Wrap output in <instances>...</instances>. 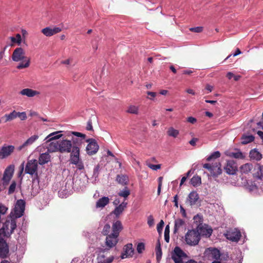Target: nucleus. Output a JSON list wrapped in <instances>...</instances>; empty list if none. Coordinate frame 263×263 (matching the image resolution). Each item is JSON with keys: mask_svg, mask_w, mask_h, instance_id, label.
I'll list each match as a JSON object with an SVG mask.
<instances>
[{"mask_svg": "<svg viewBox=\"0 0 263 263\" xmlns=\"http://www.w3.org/2000/svg\"><path fill=\"white\" fill-rule=\"evenodd\" d=\"M61 132V131H58L52 133L45 138L46 146L48 152L50 153L59 152V141H53V140L60 138L62 136V135L59 134Z\"/></svg>", "mask_w": 263, "mask_h": 263, "instance_id": "obj_1", "label": "nucleus"}, {"mask_svg": "<svg viewBox=\"0 0 263 263\" xmlns=\"http://www.w3.org/2000/svg\"><path fill=\"white\" fill-rule=\"evenodd\" d=\"M70 153V162L76 165L80 170L84 169V164L80 159V148L77 146H73L72 151Z\"/></svg>", "mask_w": 263, "mask_h": 263, "instance_id": "obj_2", "label": "nucleus"}, {"mask_svg": "<svg viewBox=\"0 0 263 263\" xmlns=\"http://www.w3.org/2000/svg\"><path fill=\"white\" fill-rule=\"evenodd\" d=\"M200 239L199 232L196 230H189L185 235V240L190 246L197 245Z\"/></svg>", "mask_w": 263, "mask_h": 263, "instance_id": "obj_3", "label": "nucleus"}, {"mask_svg": "<svg viewBox=\"0 0 263 263\" xmlns=\"http://www.w3.org/2000/svg\"><path fill=\"white\" fill-rule=\"evenodd\" d=\"M171 257L175 263H183V259L187 256L180 248L176 247L172 252Z\"/></svg>", "mask_w": 263, "mask_h": 263, "instance_id": "obj_4", "label": "nucleus"}, {"mask_svg": "<svg viewBox=\"0 0 263 263\" xmlns=\"http://www.w3.org/2000/svg\"><path fill=\"white\" fill-rule=\"evenodd\" d=\"M38 162L36 160L32 159L28 161L25 168V172L32 176L37 177Z\"/></svg>", "mask_w": 263, "mask_h": 263, "instance_id": "obj_5", "label": "nucleus"}, {"mask_svg": "<svg viewBox=\"0 0 263 263\" xmlns=\"http://www.w3.org/2000/svg\"><path fill=\"white\" fill-rule=\"evenodd\" d=\"M203 167L207 169L212 176L216 177L221 174L222 169L221 168V163L219 162H216L212 164L205 163Z\"/></svg>", "mask_w": 263, "mask_h": 263, "instance_id": "obj_6", "label": "nucleus"}, {"mask_svg": "<svg viewBox=\"0 0 263 263\" xmlns=\"http://www.w3.org/2000/svg\"><path fill=\"white\" fill-rule=\"evenodd\" d=\"M15 149V146L12 145L4 144L0 148V159L3 160L10 156Z\"/></svg>", "mask_w": 263, "mask_h": 263, "instance_id": "obj_7", "label": "nucleus"}, {"mask_svg": "<svg viewBox=\"0 0 263 263\" xmlns=\"http://www.w3.org/2000/svg\"><path fill=\"white\" fill-rule=\"evenodd\" d=\"M16 227V223L14 219L7 220L2 228L4 235L6 236H10L13 232Z\"/></svg>", "mask_w": 263, "mask_h": 263, "instance_id": "obj_8", "label": "nucleus"}, {"mask_svg": "<svg viewBox=\"0 0 263 263\" xmlns=\"http://www.w3.org/2000/svg\"><path fill=\"white\" fill-rule=\"evenodd\" d=\"M88 144L86 148L87 154L89 155H93L97 153L99 150V145L93 139H88L86 140Z\"/></svg>", "mask_w": 263, "mask_h": 263, "instance_id": "obj_9", "label": "nucleus"}, {"mask_svg": "<svg viewBox=\"0 0 263 263\" xmlns=\"http://www.w3.org/2000/svg\"><path fill=\"white\" fill-rule=\"evenodd\" d=\"M59 152L70 153L73 148L72 141L67 139L59 140Z\"/></svg>", "mask_w": 263, "mask_h": 263, "instance_id": "obj_10", "label": "nucleus"}, {"mask_svg": "<svg viewBox=\"0 0 263 263\" xmlns=\"http://www.w3.org/2000/svg\"><path fill=\"white\" fill-rule=\"evenodd\" d=\"M39 136L34 135L27 139L22 144L17 147L18 151H26L28 148L32 145L38 139Z\"/></svg>", "mask_w": 263, "mask_h": 263, "instance_id": "obj_11", "label": "nucleus"}, {"mask_svg": "<svg viewBox=\"0 0 263 263\" xmlns=\"http://www.w3.org/2000/svg\"><path fill=\"white\" fill-rule=\"evenodd\" d=\"M14 171V165H9L5 170L3 177V183L5 185L7 184L10 181L12 177L13 173Z\"/></svg>", "mask_w": 263, "mask_h": 263, "instance_id": "obj_12", "label": "nucleus"}, {"mask_svg": "<svg viewBox=\"0 0 263 263\" xmlns=\"http://www.w3.org/2000/svg\"><path fill=\"white\" fill-rule=\"evenodd\" d=\"M25 202L23 200L17 201L14 208V214L16 218L21 217L24 212Z\"/></svg>", "mask_w": 263, "mask_h": 263, "instance_id": "obj_13", "label": "nucleus"}, {"mask_svg": "<svg viewBox=\"0 0 263 263\" xmlns=\"http://www.w3.org/2000/svg\"><path fill=\"white\" fill-rule=\"evenodd\" d=\"M71 134L76 136L77 138H72L71 141L72 144V146H77V147H79V146L82 143V140H84L86 138V135L84 134L77 132H71Z\"/></svg>", "mask_w": 263, "mask_h": 263, "instance_id": "obj_14", "label": "nucleus"}, {"mask_svg": "<svg viewBox=\"0 0 263 263\" xmlns=\"http://www.w3.org/2000/svg\"><path fill=\"white\" fill-rule=\"evenodd\" d=\"M227 238L233 242H238L241 237L240 232L237 229H234L227 232L226 234Z\"/></svg>", "mask_w": 263, "mask_h": 263, "instance_id": "obj_15", "label": "nucleus"}, {"mask_svg": "<svg viewBox=\"0 0 263 263\" xmlns=\"http://www.w3.org/2000/svg\"><path fill=\"white\" fill-rule=\"evenodd\" d=\"M25 52L21 47L16 48L13 51L12 58L14 61L18 62L22 61L26 58Z\"/></svg>", "mask_w": 263, "mask_h": 263, "instance_id": "obj_16", "label": "nucleus"}, {"mask_svg": "<svg viewBox=\"0 0 263 263\" xmlns=\"http://www.w3.org/2000/svg\"><path fill=\"white\" fill-rule=\"evenodd\" d=\"M224 169L228 174L234 175L237 171V167L236 163L233 160H229L227 161Z\"/></svg>", "mask_w": 263, "mask_h": 263, "instance_id": "obj_17", "label": "nucleus"}, {"mask_svg": "<svg viewBox=\"0 0 263 263\" xmlns=\"http://www.w3.org/2000/svg\"><path fill=\"white\" fill-rule=\"evenodd\" d=\"M197 231H198L200 237V235H202L206 237H209L213 232L212 229L206 224L201 226L199 225L198 227V230Z\"/></svg>", "mask_w": 263, "mask_h": 263, "instance_id": "obj_18", "label": "nucleus"}, {"mask_svg": "<svg viewBox=\"0 0 263 263\" xmlns=\"http://www.w3.org/2000/svg\"><path fill=\"white\" fill-rule=\"evenodd\" d=\"M62 31V29L58 27H47L43 28L41 32L46 36H51L54 34L58 33Z\"/></svg>", "mask_w": 263, "mask_h": 263, "instance_id": "obj_19", "label": "nucleus"}, {"mask_svg": "<svg viewBox=\"0 0 263 263\" xmlns=\"http://www.w3.org/2000/svg\"><path fill=\"white\" fill-rule=\"evenodd\" d=\"M224 154L230 158L240 159H243L245 158V155L238 149H235L233 151H227Z\"/></svg>", "mask_w": 263, "mask_h": 263, "instance_id": "obj_20", "label": "nucleus"}, {"mask_svg": "<svg viewBox=\"0 0 263 263\" xmlns=\"http://www.w3.org/2000/svg\"><path fill=\"white\" fill-rule=\"evenodd\" d=\"M118 236L113 234L108 235L106 238V245L107 247L111 248L115 247L118 242Z\"/></svg>", "mask_w": 263, "mask_h": 263, "instance_id": "obj_21", "label": "nucleus"}, {"mask_svg": "<svg viewBox=\"0 0 263 263\" xmlns=\"http://www.w3.org/2000/svg\"><path fill=\"white\" fill-rule=\"evenodd\" d=\"M8 253L9 247L7 242L3 239H0V257L5 258Z\"/></svg>", "mask_w": 263, "mask_h": 263, "instance_id": "obj_22", "label": "nucleus"}, {"mask_svg": "<svg viewBox=\"0 0 263 263\" xmlns=\"http://www.w3.org/2000/svg\"><path fill=\"white\" fill-rule=\"evenodd\" d=\"M134 249L132 243H128L124 248V252L122 253L121 257L122 259L126 258L129 256H132L134 254Z\"/></svg>", "mask_w": 263, "mask_h": 263, "instance_id": "obj_23", "label": "nucleus"}, {"mask_svg": "<svg viewBox=\"0 0 263 263\" xmlns=\"http://www.w3.org/2000/svg\"><path fill=\"white\" fill-rule=\"evenodd\" d=\"M206 253L212 259L218 260L220 257V251L215 248H209L206 250Z\"/></svg>", "mask_w": 263, "mask_h": 263, "instance_id": "obj_24", "label": "nucleus"}, {"mask_svg": "<svg viewBox=\"0 0 263 263\" xmlns=\"http://www.w3.org/2000/svg\"><path fill=\"white\" fill-rule=\"evenodd\" d=\"M186 224L184 220L181 218H177L175 219L174 222V233H177V232L180 230L181 228H183L185 227Z\"/></svg>", "mask_w": 263, "mask_h": 263, "instance_id": "obj_25", "label": "nucleus"}, {"mask_svg": "<svg viewBox=\"0 0 263 263\" xmlns=\"http://www.w3.org/2000/svg\"><path fill=\"white\" fill-rule=\"evenodd\" d=\"M20 93L21 95L26 96L28 97H33L36 95H39L40 93V92L30 88L23 89Z\"/></svg>", "mask_w": 263, "mask_h": 263, "instance_id": "obj_26", "label": "nucleus"}, {"mask_svg": "<svg viewBox=\"0 0 263 263\" xmlns=\"http://www.w3.org/2000/svg\"><path fill=\"white\" fill-rule=\"evenodd\" d=\"M123 227L121 222L120 221H116L114 222L112 227V234L115 236H119L120 231L122 230Z\"/></svg>", "mask_w": 263, "mask_h": 263, "instance_id": "obj_27", "label": "nucleus"}, {"mask_svg": "<svg viewBox=\"0 0 263 263\" xmlns=\"http://www.w3.org/2000/svg\"><path fill=\"white\" fill-rule=\"evenodd\" d=\"M199 199V195L196 192L193 191L191 192L187 198V201L190 205H195Z\"/></svg>", "mask_w": 263, "mask_h": 263, "instance_id": "obj_28", "label": "nucleus"}, {"mask_svg": "<svg viewBox=\"0 0 263 263\" xmlns=\"http://www.w3.org/2000/svg\"><path fill=\"white\" fill-rule=\"evenodd\" d=\"M109 202V199L108 197H103L100 198L96 202L97 208L103 209Z\"/></svg>", "mask_w": 263, "mask_h": 263, "instance_id": "obj_29", "label": "nucleus"}, {"mask_svg": "<svg viewBox=\"0 0 263 263\" xmlns=\"http://www.w3.org/2000/svg\"><path fill=\"white\" fill-rule=\"evenodd\" d=\"M249 157L251 160L259 161L262 158V155L257 149L254 148L250 151Z\"/></svg>", "mask_w": 263, "mask_h": 263, "instance_id": "obj_30", "label": "nucleus"}, {"mask_svg": "<svg viewBox=\"0 0 263 263\" xmlns=\"http://www.w3.org/2000/svg\"><path fill=\"white\" fill-rule=\"evenodd\" d=\"M253 169V165L251 163H247L241 165L240 167V172L242 174H248Z\"/></svg>", "mask_w": 263, "mask_h": 263, "instance_id": "obj_31", "label": "nucleus"}, {"mask_svg": "<svg viewBox=\"0 0 263 263\" xmlns=\"http://www.w3.org/2000/svg\"><path fill=\"white\" fill-rule=\"evenodd\" d=\"M127 202H123L120 204L118 206H116L115 210L112 211L116 217H118L126 208Z\"/></svg>", "mask_w": 263, "mask_h": 263, "instance_id": "obj_32", "label": "nucleus"}, {"mask_svg": "<svg viewBox=\"0 0 263 263\" xmlns=\"http://www.w3.org/2000/svg\"><path fill=\"white\" fill-rule=\"evenodd\" d=\"M50 160V156L47 153L41 154L39 158V163L41 165L48 163Z\"/></svg>", "mask_w": 263, "mask_h": 263, "instance_id": "obj_33", "label": "nucleus"}, {"mask_svg": "<svg viewBox=\"0 0 263 263\" xmlns=\"http://www.w3.org/2000/svg\"><path fill=\"white\" fill-rule=\"evenodd\" d=\"M117 181L122 185H126L128 181V178L126 175H118L116 178Z\"/></svg>", "mask_w": 263, "mask_h": 263, "instance_id": "obj_34", "label": "nucleus"}, {"mask_svg": "<svg viewBox=\"0 0 263 263\" xmlns=\"http://www.w3.org/2000/svg\"><path fill=\"white\" fill-rule=\"evenodd\" d=\"M16 111L15 110H13L9 114L5 115L3 117H2V119H5L4 122H7L15 119L16 118Z\"/></svg>", "mask_w": 263, "mask_h": 263, "instance_id": "obj_35", "label": "nucleus"}, {"mask_svg": "<svg viewBox=\"0 0 263 263\" xmlns=\"http://www.w3.org/2000/svg\"><path fill=\"white\" fill-rule=\"evenodd\" d=\"M167 135L173 137V138H176L179 134V132L178 130L175 129L173 127H170L168 128L167 131Z\"/></svg>", "mask_w": 263, "mask_h": 263, "instance_id": "obj_36", "label": "nucleus"}, {"mask_svg": "<svg viewBox=\"0 0 263 263\" xmlns=\"http://www.w3.org/2000/svg\"><path fill=\"white\" fill-rule=\"evenodd\" d=\"M190 182L194 186H199L201 183V177L198 176H194L192 178Z\"/></svg>", "mask_w": 263, "mask_h": 263, "instance_id": "obj_37", "label": "nucleus"}, {"mask_svg": "<svg viewBox=\"0 0 263 263\" xmlns=\"http://www.w3.org/2000/svg\"><path fill=\"white\" fill-rule=\"evenodd\" d=\"M30 65V59L29 58H26L25 59L23 60V62L20 63L17 66V68L19 69L27 68Z\"/></svg>", "mask_w": 263, "mask_h": 263, "instance_id": "obj_38", "label": "nucleus"}, {"mask_svg": "<svg viewBox=\"0 0 263 263\" xmlns=\"http://www.w3.org/2000/svg\"><path fill=\"white\" fill-rule=\"evenodd\" d=\"M139 107L136 105H130L128 107L126 110L127 112L132 114L137 115L139 113Z\"/></svg>", "mask_w": 263, "mask_h": 263, "instance_id": "obj_39", "label": "nucleus"}, {"mask_svg": "<svg viewBox=\"0 0 263 263\" xmlns=\"http://www.w3.org/2000/svg\"><path fill=\"white\" fill-rule=\"evenodd\" d=\"M254 139V137L252 135L244 136L242 138L241 143L243 144H246L253 141Z\"/></svg>", "mask_w": 263, "mask_h": 263, "instance_id": "obj_40", "label": "nucleus"}, {"mask_svg": "<svg viewBox=\"0 0 263 263\" xmlns=\"http://www.w3.org/2000/svg\"><path fill=\"white\" fill-rule=\"evenodd\" d=\"M118 195L121 197L126 198L130 195V191L127 187H125L123 190L118 193Z\"/></svg>", "mask_w": 263, "mask_h": 263, "instance_id": "obj_41", "label": "nucleus"}, {"mask_svg": "<svg viewBox=\"0 0 263 263\" xmlns=\"http://www.w3.org/2000/svg\"><path fill=\"white\" fill-rule=\"evenodd\" d=\"M255 177L259 179L263 178V167L261 166H258L257 167V172L255 174Z\"/></svg>", "mask_w": 263, "mask_h": 263, "instance_id": "obj_42", "label": "nucleus"}, {"mask_svg": "<svg viewBox=\"0 0 263 263\" xmlns=\"http://www.w3.org/2000/svg\"><path fill=\"white\" fill-rule=\"evenodd\" d=\"M97 263H106L108 260V258H105V256L103 254H100L97 258Z\"/></svg>", "mask_w": 263, "mask_h": 263, "instance_id": "obj_43", "label": "nucleus"}, {"mask_svg": "<svg viewBox=\"0 0 263 263\" xmlns=\"http://www.w3.org/2000/svg\"><path fill=\"white\" fill-rule=\"evenodd\" d=\"M227 77L229 80L233 78L235 81H237L239 80V79L240 78V76L239 75H235L233 74V73H232L231 72H229L227 74Z\"/></svg>", "mask_w": 263, "mask_h": 263, "instance_id": "obj_44", "label": "nucleus"}, {"mask_svg": "<svg viewBox=\"0 0 263 263\" xmlns=\"http://www.w3.org/2000/svg\"><path fill=\"white\" fill-rule=\"evenodd\" d=\"M146 164L147 166L151 168L153 170L156 171L157 170H159L161 168V165L160 164H152L149 163L148 161H146Z\"/></svg>", "mask_w": 263, "mask_h": 263, "instance_id": "obj_45", "label": "nucleus"}, {"mask_svg": "<svg viewBox=\"0 0 263 263\" xmlns=\"http://www.w3.org/2000/svg\"><path fill=\"white\" fill-rule=\"evenodd\" d=\"M170 229L169 226L167 225L165 228L164 231V239L166 242H168L170 240V236H169Z\"/></svg>", "mask_w": 263, "mask_h": 263, "instance_id": "obj_46", "label": "nucleus"}, {"mask_svg": "<svg viewBox=\"0 0 263 263\" xmlns=\"http://www.w3.org/2000/svg\"><path fill=\"white\" fill-rule=\"evenodd\" d=\"M16 182L15 181H13L9 187L8 192V194H12L14 193L16 188Z\"/></svg>", "mask_w": 263, "mask_h": 263, "instance_id": "obj_47", "label": "nucleus"}, {"mask_svg": "<svg viewBox=\"0 0 263 263\" xmlns=\"http://www.w3.org/2000/svg\"><path fill=\"white\" fill-rule=\"evenodd\" d=\"M110 231V226L109 224H106L103 229L102 234L104 235H108Z\"/></svg>", "mask_w": 263, "mask_h": 263, "instance_id": "obj_48", "label": "nucleus"}, {"mask_svg": "<svg viewBox=\"0 0 263 263\" xmlns=\"http://www.w3.org/2000/svg\"><path fill=\"white\" fill-rule=\"evenodd\" d=\"M220 153L219 151H216L213 153L209 157L207 158L208 161H210L212 159L217 158L220 157Z\"/></svg>", "mask_w": 263, "mask_h": 263, "instance_id": "obj_49", "label": "nucleus"}, {"mask_svg": "<svg viewBox=\"0 0 263 263\" xmlns=\"http://www.w3.org/2000/svg\"><path fill=\"white\" fill-rule=\"evenodd\" d=\"M162 256V251L160 247V244L159 245V246L157 247L156 249V258L157 260L158 261H159L160 259L161 258Z\"/></svg>", "mask_w": 263, "mask_h": 263, "instance_id": "obj_50", "label": "nucleus"}, {"mask_svg": "<svg viewBox=\"0 0 263 263\" xmlns=\"http://www.w3.org/2000/svg\"><path fill=\"white\" fill-rule=\"evenodd\" d=\"M145 249L144 244L142 242H140L138 244L137 247V250L139 253H141Z\"/></svg>", "mask_w": 263, "mask_h": 263, "instance_id": "obj_51", "label": "nucleus"}, {"mask_svg": "<svg viewBox=\"0 0 263 263\" xmlns=\"http://www.w3.org/2000/svg\"><path fill=\"white\" fill-rule=\"evenodd\" d=\"M16 118H20L21 120H25L27 119V116L25 112H16Z\"/></svg>", "mask_w": 263, "mask_h": 263, "instance_id": "obj_52", "label": "nucleus"}, {"mask_svg": "<svg viewBox=\"0 0 263 263\" xmlns=\"http://www.w3.org/2000/svg\"><path fill=\"white\" fill-rule=\"evenodd\" d=\"M164 221L162 220H161L159 223L158 224L157 226V229L158 232L159 233H161L162 231L163 227L164 226Z\"/></svg>", "mask_w": 263, "mask_h": 263, "instance_id": "obj_53", "label": "nucleus"}, {"mask_svg": "<svg viewBox=\"0 0 263 263\" xmlns=\"http://www.w3.org/2000/svg\"><path fill=\"white\" fill-rule=\"evenodd\" d=\"M203 30V28L202 27H196L194 28H191L190 30L192 32H195L197 33L201 32Z\"/></svg>", "mask_w": 263, "mask_h": 263, "instance_id": "obj_54", "label": "nucleus"}, {"mask_svg": "<svg viewBox=\"0 0 263 263\" xmlns=\"http://www.w3.org/2000/svg\"><path fill=\"white\" fill-rule=\"evenodd\" d=\"M99 170H100L99 165H97L96 166H95V167L93 169V176L95 177H98V174H99Z\"/></svg>", "mask_w": 263, "mask_h": 263, "instance_id": "obj_55", "label": "nucleus"}, {"mask_svg": "<svg viewBox=\"0 0 263 263\" xmlns=\"http://www.w3.org/2000/svg\"><path fill=\"white\" fill-rule=\"evenodd\" d=\"M147 223L149 227L153 226L154 223V220L153 217L152 215H150L148 217Z\"/></svg>", "mask_w": 263, "mask_h": 263, "instance_id": "obj_56", "label": "nucleus"}, {"mask_svg": "<svg viewBox=\"0 0 263 263\" xmlns=\"http://www.w3.org/2000/svg\"><path fill=\"white\" fill-rule=\"evenodd\" d=\"M86 128L87 130H93V127H92V122H91V120H89L88 121Z\"/></svg>", "mask_w": 263, "mask_h": 263, "instance_id": "obj_57", "label": "nucleus"}, {"mask_svg": "<svg viewBox=\"0 0 263 263\" xmlns=\"http://www.w3.org/2000/svg\"><path fill=\"white\" fill-rule=\"evenodd\" d=\"M147 94L150 96L148 99L150 100H153V99L156 96V93L151 91H147Z\"/></svg>", "mask_w": 263, "mask_h": 263, "instance_id": "obj_58", "label": "nucleus"}, {"mask_svg": "<svg viewBox=\"0 0 263 263\" xmlns=\"http://www.w3.org/2000/svg\"><path fill=\"white\" fill-rule=\"evenodd\" d=\"M187 122H189L191 123L194 124L197 121V120L196 118H195L194 117H190L187 119Z\"/></svg>", "mask_w": 263, "mask_h": 263, "instance_id": "obj_59", "label": "nucleus"}, {"mask_svg": "<svg viewBox=\"0 0 263 263\" xmlns=\"http://www.w3.org/2000/svg\"><path fill=\"white\" fill-rule=\"evenodd\" d=\"M16 39L17 41V44L20 45L21 44L22 42V38L21 35L20 34H16Z\"/></svg>", "mask_w": 263, "mask_h": 263, "instance_id": "obj_60", "label": "nucleus"}, {"mask_svg": "<svg viewBox=\"0 0 263 263\" xmlns=\"http://www.w3.org/2000/svg\"><path fill=\"white\" fill-rule=\"evenodd\" d=\"M198 141V139L197 138H193L190 141L189 143L192 146H195Z\"/></svg>", "mask_w": 263, "mask_h": 263, "instance_id": "obj_61", "label": "nucleus"}, {"mask_svg": "<svg viewBox=\"0 0 263 263\" xmlns=\"http://www.w3.org/2000/svg\"><path fill=\"white\" fill-rule=\"evenodd\" d=\"M175 203V206L176 207V208H178V196L176 195L174 196V201H173Z\"/></svg>", "mask_w": 263, "mask_h": 263, "instance_id": "obj_62", "label": "nucleus"}, {"mask_svg": "<svg viewBox=\"0 0 263 263\" xmlns=\"http://www.w3.org/2000/svg\"><path fill=\"white\" fill-rule=\"evenodd\" d=\"M205 89L208 90L209 92H211L213 89V87L210 85L207 84L205 86Z\"/></svg>", "mask_w": 263, "mask_h": 263, "instance_id": "obj_63", "label": "nucleus"}, {"mask_svg": "<svg viewBox=\"0 0 263 263\" xmlns=\"http://www.w3.org/2000/svg\"><path fill=\"white\" fill-rule=\"evenodd\" d=\"M70 59H67L66 60H64V61H63L61 62V63L62 64H66V65H69L70 64Z\"/></svg>", "mask_w": 263, "mask_h": 263, "instance_id": "obj_64", "label": "nucleus"}]
</instances>
